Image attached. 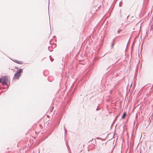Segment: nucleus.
<instances>
[{"label": "nucleus", "instance_id": "nucleus-3", "mask_svg": "<svg viewBox=\"0 0 153 153\" xmlns=\"http://www.w3.org/2000/svg\"><path fill=\"white\" fill-rule=\"evenodd\" d=\"M126 112H124L123 113V116H122V118L123 119L124 118H125V117H126Z\"/></svg>", "mask_w": 153, "mask_h": 153}, {"label": "nucleus", "instance_id": "nucleus-1", "mask_svg": "<svg viewBox=\"0 0 153 153\" xmlns=\"http://www.w3.org/2000/svg\"><path fill=\"white\" fill-rule=\"evenodd\" d=\"M22 72V70L21 69H20L19 71L15 74L14 78H16L19 79Z\"/></svg>", "mask_w": 153, "mask_h": 153}, {"label": "nucleus", "instance_id": "nucleus-4", "mask_svg": "<svg viewBox=\"0 0 153 153\" xmlns=\"http://www.w3.org/2000/svg\"><path fill=\"white\" fill-rule=\"evenodd\" d=\"M121 31V30H118V33H119L120 32V31Z\"/></svg>", "mask_w": 153, "mask_h": 153}, {"label": "nucleus", "instance_id": "nucleus-2", "mask_svg": "<svg viewBox=\"0 0 153 153\" xmlns=\"http://www.w3.org/2000/svg\"><path fill=\"white\" fill-rule=\"evenodd\" d=\"M15 62L17 63L20 64H22L23 63L22 62L19 61L17 60H16L15 61Z\"/></svg>", "mask_w": 153, "mask_h": 153}]
</instances>
